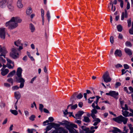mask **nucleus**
Returning <instances> with one entry per match:
<instances>
[{"label":"nucleus","instance_id":"nucleus-54","mask_svg":"<svg viewBox=\"0 0 133 133\" xmlns=\"http://www.w3.org/2000/svg\"><path fill=\"white\" fill-rule=\"evenodd\" d=\"M114 38L113 36H111L110 38V41L111 44L113 43L114 42Z\"/></svg>","mask_w":133,"mask_h":133},{"label":"nucleus","instance_id":"nucleus-49","mask_svg":"<svg viewBox=\"0 0 133 133\" xmlns=\"http://www.w3.org/2000/svg\"><path fill=\"white\" fill-rule=\"evenodd\" d=\"M125 107H123L122 108V109L123 110H128V106L127 104H125Z\"/></svg>","mask_w":133,"mask_h":133},{"label":"nucleus","instance_id":"nucleus-26","mask_svg":"<svg viewBox=\"0 0 133 133\" xmlns=\"http://www.w3.org/2000/svg\"><path fill=\"white\" fill-rule=\"evenodd\" d=\"M126 111L127 110H125L124 111L123 110L122 111V115L125 117L129 116L128 114H129V112Z\"/></svg>","mask_w":133,"mask_h":133},{"label":"nucleus","instance_id":"nucleus-48","mask_svg":"<svg viewBox=\"0 0 133 133\" xmlns=\"http://www.w3.org/2000/svg\"><path fill=\"white\" fill-rule=\"evenodd\" d=\"M19 88V87L17 85L13 86L12 87V89L14 90H17Z\"/></svg>","mask_w":133,"mask_h":133},{"label":"nucleus","instance_id":"nucleus-7","mask_svg":"<svg viewBox=\"0 0 133 133\" xmlns=\"http://www.w3.org/2000/svg\"><path fill=\"white\" fill-rule=\"evenodd\" d=\"M21 41L19 40L16 41L14 42V44L15 46L17 47H19L18 48L19 50L23 49V44L21 43Z\"/></svg>","mask_w":133,"mask_h":133},{"label":"nucleus","instance_id":"nucleus-2","mask_svg":"<svg viewBox=\"0 0 133 133\" xmlns=\"http://www.w3.org/2000/svg\"><path fill=\"white\" fill-rule=\"evenodd\" d=\"M112 119L118 123L121 124L123 122L124 124H125L127 123L128 119L121 115L116 117L113 118Z\"/></svg>","mask_w":133,"mask_h":133},{"label":"nucleus","instance_id":"nucleus-64","mask_svg":"<svg viewBox=\"0 0 133 133\" xmlns=\"http://www.w3.org/2000/svg\"><path fill=\"white\" fill-rule=\"evenodd\" d=\"M24 112L26 116H28L29 115V113L28 111L27 110H25Z\"/></svg>","mask_w":133,"mask_h":133},{"label":"nucleus","instance_id":"nucleus-61","mask_svg":"<svg viewBox=\"0 0 133 133\" xmlns=\"http://www.w3.org/2000/svg\"><path fill=\"white\" fill-rule=\"evenodd\" d=\"M124 91H126V92L128 94H129L130 93V92H129L128 91L127 88V87H125L124 88Z\"/></svg>","mask_w":133,"mask_h":133},{"label":"nucleus","instance_id":"nucleus-32","mask_svg":"<svg viewBox=\"0 0 133 133\" xmlns=\"http://www.w3.org/2000/svg\"><path fill=\"white\" fill-rule=\"evenodd\" d=\"M27 131L28 133H33L34 132L36 131V130L33 129H28Z\"/></svg>","mask_w":133,"mask_h":133},{"label":"nucleus","instance_id":"nucleus-21","mask_svg":"<svg viewBox=\"0 0 133 133\" xmlns=\"http://www.w3.org/2000/svg\"><path fill=\"white\" fill-rule=\"evenodd\" d=\"M125 52L129 55L130 56L132 55V53L131 50L127 48H125L124 49Z\"/></svg>","mask_w":133,"mask_h":133},{"label":"nucleus","instance_id":"nucleus-33","mask_svg":"<svg viewBox=\"0 0 133 133\" xmlns=\"http://www.w3.org/2000/svg\"><path fill=\"white\" fill-rule=\"evenodd\" d=\"M32 10L31 8H29L26 10V14L28 15H30L32 12Z\"/></svg>","mask_w":133,"mask_h":133},{"label":"nucleus","instance_id":"nucleus-43","mask_svg":"<svg viewBox=\"0 0 133 133\" xmlns=\"http://www.w3.org/2000/svg\"><path fill=\"white\" fill-rule=\"evenodd\" d=\"M127 22L128 27H130L131 25V21L130 18L127 20Z\"/></svg>","mask_w":133,"mask_h":133},{"label":"nucleus","instance_id":"nucleus-36","mask_svg":"<svg viewBox=\"0 0 133 133\" xmlns=\"http://www.w3.org/2000/svg\"><path fill=\"white\" fill-rule=\"evenodd\" d=\"M125 45L126 46L131 47L132 46L131 43L129 41H127L125 43Z\"/></svg>","mask_w":133,"mask_h":133},{"label":"nucleus","instance_id":"nucleus-17","mask_svg":"<svg viewBox=\"0 0 133 133\" xmlns=\"http://www.w3.org/2000/svg\"><path fill=\"white\" fill-rule=\"evenodd\" d=\"M116 57L119 56L121 57L122 55V52L121 50L119 49H116L114 53Z\"/></svg>","mask_w":133,"mask_h":133},{"label":"nucleus","instance_id":"nucleus-44","mask_svg":"<svg viewBox=\"0 0 133 133\" xmlns=\"http://www.w3.org/2000/svg\"><path fill=\"white\" fill-rule=\"evenodd\" d=\"M41 15L42 18H44V11L42 9H41Z\"/></svg>","mask_w":133,"mask_h":133},{"label":"nucleus","instance_id":"nucleus-6","mask_svg":"<svg viewBox=\"0 0 133 133\" xmlns=\"http://www.w3.org/2000/svg\"><path fill=\"white\" fill-rule=\"evenodd\" d=\"M66 128L70 132L72 133L74 132L73 128H77V125L74 124H67Z\"/></svg>","mask_w":133,"mask_h":133},{"label":"nucleus","instance_id":"nucleus-59","mask_svg":"<svg viewBox=\"0 0 133 133\" xmlns=\"http://www.w3.org/2000/svg\"><path fill=\"white\" fill-rule=\"evenodd\" d=\"M48 119L49 121L51 122H52L54 121V119L51 117H50Z\"/></svg>","mask_w":133,"mask_h":133},{"label":"nucleus","instance_id":"nucleus-23","mask_svg":"<svg viewBox=\"0 0 133 133\" xmlns=\"http://www.w3.org/2000/svg\"><path fill=\"white\" fill-rule=\"evenodd\" d=\"M83 121L88 123L90 122L91 121L89 118L88 116H84V119L82 120Z\"/></svg>","mask_w":133,"mask_h":133},{"label":"nucleus","instance_id":"nucleus-39","mask_svg":"<svg viewBox=\"0 0 133 133\" xmlns=\"http://www.w3.org/2000/svg\"><path fill=\"white\" fill-rule=\"evenodd\" d=\"M129 33L131 35L133 34V21L132 23L131 28L129 30Z\"/></svg>","mask_w":133,"mask_h":133},{"label":"nucleus","instance_id":"nucleus-50","mask_svg":"<svg viewBox=\"0 0 133 133\" xmlns=\"http://www.w3.org/2000/svg\"><path fill=\"white\" fill-rule=\"evenodd\" d=\"M124 132H121V133H127L128 130L126 129L127 128L126 126H124Z\"/></svg>","mask_w":133,"mask_h":133},{"label":"nucleus","instance_id":"nucleus-24","mask_svg":"<svg viewBox=\"0 0 133 133\" xmlns=\"http://www.w3.org/2000/svg\"><path fill=\"white\" fill-rule=\"evenodd\" d=\"M72 105V104L69 105L67 107V109L70 106H71V109L73 110L75 109L77 107V104H76L74 105Z\"/></svg>","mask_w":133,"mask_h":133},{"label":"nucleus","instance_id":"nucleus-53","mask_svg":"<svg viewBox=\"0 0 133 133\" xmlns=\"http://www.w3.org/2000/svg\"><path fill=\"white\" fill-rule=\"evenodd\" d=\"M83 97V96L82 95L81 93H80L77 96V97L79 99Z\"/></svg>","mask_w":133,"mask_h":133},{"label":"nucleus","instance_id":"nucleus-34","mask_svg":"<svg viewBox=\"0 0 133 133\" xmlns=\"http://www.w3.org/2000/svg\"><path fill=\"white\" fill-rule=\"evenodd\" d=\"M10 112L15 115H17L18 114L17 111L16 110H10Z\"/></svg>","mask_w":133,"mask_h":133},{"label":"nucleus","instance_id":"nucleus-20","mask_svg":"<svg viewBox=\"0 0 133 133\" xmlns=\"http://www.w3.org/2000/svg\"><path fill=\"white\" fill-rule=\"evenodd\" d=\"M29 28L31 32H33L35 31V30L34 26L32 23H30L29 24Z\"/></svg>","mask_w":133,"mask_h":133},{"label":"nucleus","instance_id":"nucleus-14","mask_svg":"<svg viewBox=\"0 0 133 133\" xmlns=\"http://www.w3.org/2000/svg\"><path fill=\"white\" fill-rule=\"evenodd\" d=\"M128 17V14L127 11L126 9L124 10V12H122L121 16V20H123L124 17L126 18H127Z\"/></svg>","mask_w":133,"mask_h":133},{"label":"nucleus","instance_id":"nucleus-4","mask_svg":"<svg viewBox=\"0 0 133 133\" xmlns=\"http://www.w3.org/2000/svg\"><path fill=\"white\" fill-rule=\"evenodd\" d=\"M102 77L104 81L107 83L110 82L111 80V78L110 77L108 71H106L103 76Z\"/></svg>","mask_w":133,"mask_h":133},{"label":"nucleus","instance_id":"nucleus-55","mask_svg":"<svg viewBox=\"0 0 133 133\" xmlns=\"http://www.w3.org/2000/svg\"><path fill=\"white\" fill-rule=\"evenodd\" d=\"M124 101H120V103L121 106V108L122 109V108L123 107V106L124 105Z\"/></svg>","mask_w":133,"mask_h":133},{"label":"nucleus","instance_id":"nucleus-31","mask_svg":"<svg viewBox=\"0 0 133 133\" xmlns=\"http://www.w3.org/2000/svg\"><path fill=\"white\" fill-rule=\"evenodd\" d=\"M128 126L130 130V133H133V127H132V125L131 124H128Z\"/></svg>","mask_w":133,"mask_h":133},{"label":"nucleus","instance_id":"nucleus-63","mask_svg":"<svg viewBox=\"0 0 133 133\" xmlns=\"http://www.w3.org/2000/svg\"><path fill=\"white\" fill-rule=\"evenodd\" d=\"M7 67L9 69H13L14 66H12L10 64L7 65Z\"/></svg>","mask_w":133,"mask_h":133},{"label":"nucleus","instance_id":"nucleus-38","mask_svg":"<svg viewBox=\"0 0 133 133\" xmlns=\"http://www.w3.org/2000/svg\"><path fill=\"white\" fill-rule=\"evenodd\" d=\"M49 125L47 126L46 129V131H48L49 130H50L52 128V125L51 124H49Z\"/></svg>","mask_w":133,"mask_h":133},{"label":"nucleus","instance_id":"nucleus-25","mask_svg":"<svg viewBox=\"0 0 133 133\" xmlns=\"http://www.w3.org/2000/svg\"><path fill=\"white\" fill-rule=\"evenodd\" d=\"M114 129L112 130V131L113 133H118V132L121 133V131L119 129L117 128H114Z\"/></svg>","mask_w":133,"mask_h":133},{"label":"nucleus","instance_id":"nucleus-19","mask_svg":"<svg viewBox=\"0 0 133 133\" xmlns=\"http://www.w3.org/2000/svg\"><path fill=\"white\" fill-rule=\"evenodd\" d=\"M83 113L84 112L82 111L78 112V113L75 115L76 118V119H80V118Z\"/></svg>","mask_w":133,"mask_h":133},{"label":"nucleus","instance_id":"nucleus-62","mask_svg":"<svg viewBox=\"0 0 133 133\" xmlns=\"http://www.w3.org/2000/svg\"><path fill=\"white\" fill-rule=\"evenodd\" d=\"M124 67L125 69H128L129 68V66L127 64H124Z\"/></svg>","mask_w":133,"mask_h":133},{"label":"nucleus","instance_id":"nucleus-16","mask_svg":"<svg viewBox=\"0 0 133 133\" xmlns=\"http://www.w3.org/2000/svg\"><path fill=\"white\" fill-rule=\"evenodd\" d=\"M97 112V111L95 109H93L91 110V116L93 119L96 117L97 116L95 115V114H96Z\"/></svg>","mask_w":133,"mask_h":133},{"label":"nucleus","instance_id":"nucleus-11","mask_svg":"<svg viewBox=\"0 0 133 133\" xmlns=\"http://www.w3.org/2000/svg\"><path fill=\"white\" fill-rule=\"evenodd\" d=\"M5 29L4 28H0V37L3 39H4L5 37Z\"/></svg>","mask_w":133,"mask_h":133},{"label":"nucleus","instance_id":"nucleus-42","mask_svg":"<svg viewBox=\"0 0 133 133\" xmlns=\"http://www.w3.org/2000/svg\"><path fill=\"white\" fill-rule=\"evenodd\" d=\"M68 123V121L66 120L62 121V122L60 123V124L62 125H66V126L68 124L67 123Z\"/></svg>","mask_w":133,"mask_h":133},{"label":"nucleus","instance_id":"nucleus-46","mask_svg":"<svg viewBox=\"0 0 133 133\" xmlns=\"http://www.w3.org/2000/svg\"><path fill=\"white\" fill-rule=\"evenodd\" d=\"M44 106L43 104H40L39 105V109L41 112L43 111V108Z\"/></svg>","mask_w":133,"mask_h":133},{"label":"nucleus","instance_id":"nucleus-22","mask_svg":"<svg viewBox=\"0 0 133 133\" xmlns=\"http://www.w3.org/2000/svg\"><path fill=\"white\" fill-rule=\"evenodd\" d=\"M48 124L51 125L52 126V128L53 127L55 129L56 128V127H58L60 126V124L57 123H48Z\"/></svg>","mask_w":133,"mask_h":133},{"label":"nucleus","instance_id":"nucleus-30","mask_svg":"<svg viewBox=\"0 0 133 133\" xmlns=\"http://www.w3.org/2000/svg\"><path fill=\"white\" fill-rule=\"evenodd\" d=\"M46 15L47 17L48 21L49 22L50 18V12L49 10L47 11Z\"/></svg>","mask_w":133,"mask_h":133},{"label":"nucleus","instance_id":"nucleus-13","mask_svg":"<svg viewBox=\"0 0 133 133\" xmlns=\"http://www.w3.org/2000/svg\"><path fill=\"white\" fill-rule=\"evenodd\" d=\"M1 71V74L3 76L7 75L9 72V70L7 69L2 68Z\"/></svg>","mask_w":133,"mask_h":133},{"label":"nucleus","instance_id":"nucleus-9","mask_svg":"<svg viewBox=\"0 0 133 133\" xmlns=\"http://www.w3.org/2000/svg\"><path fill=\"white\" fill-rule=\"evenodd\" d=\"M7 6L10 11H12L14 10V7L12 4V0H8L7 2Z\"/></svg>","mask_w":133,"mask_h":133},{"label":"nucleus","instance_id":"nucleus-45","mask_svg":"<svg viewBox=\"0 0 133 133\" xmlns=\"http://www.w3.org/2000/svg\"><path fill=\"white\" fill-rule=\"evenodd\" d=\"M35 117V116L34 115H32L29 117V119L32 121H33L34 120Z\"/></svg>","mask_w":133,"mask_h":133},{"label":"nucleus","instance_id":"nucleus-58","mask_svg":"<svg viewBox=\"0 0 133 133\" xmlns=\"http://www.w3.org/2000/svg\"><path fill=\"white\" fill-rule=\"evenodd\" d=\"M121 83L119 82H117L115 84V87L117 88L118 87L120 86Z\"/></svg>","mask_w":133,"mask_h":133},{"label":"nucleus","instance_id":"nucleus-3","mask_svg":"<svg viewBox=\"0 0 133 133\" xmlns=\"http://www.w3.org/2000/svg\"><path fill=\"white\" fill-rule=\"evenodd\" d=\"M20 50L18 48L13 46L11 49V52L10 54V56L15 59L18 58L19 54L18 51Z\"/></svg>","mask_w":133,"mask_h":133},{"label":"nucleus","instance_id":"nucleus-18","mask_svg":"<svg viewBox=\"0 0 133 133\" xmlns=\"http://www.w3.org/2000/svg\"><path fill=\"white\" fill-rule=\"evenodd\" d=\"M14 96L15 98L17 100L19 99L21 97V94L18 91H16L14 92Z\"/></svg>","mask_w":133,"mask_h":133},{"label":"nucleus","instance_id":"nucleus-8","mask_svg":"<svg viewBox=\"0 0 133 133\" xmlns=\"http://www.w3.org/2000/svg\"><path fill=\"white\" fill-rule=\"evenodd\" d=\"M81 128L86 133H94L95 131V130H90L89 128H87L84 126H82Z\"/></svg>","mask_w":133,"mask_h":133},{"label":"nucleus","instance_id":"nucleus-29","mask_svg":"<svg viewBox=\"0 0 133 133\" xmlns=\"http://www.w3.org/2000/svg\"><path fill=\"white\" fill-rule=\"evenodd\" d=\"M64 129V128L62 127H59L56 129V131L58 133H62Z\"/></svg>","mask_w":133,"mask_h":133},{"label":"nucleus","instance_id":"nucleus-10","mask_svg":"<svg viewBox=\"0 0 133 133\" xmlns=\"http://www.w3.org/2000/svg\"><path fill=\"white\" fill-rule=\"evenodd\" d=\"M22 70L21 68L19 67L18 68L16 72V75L18 78L16 77L17 80V79H19L21 78H22Z\"/></svg>","mask_w":133,"mask_h":133},{"label":"nucleus","instance_id":"nucleus-37","mask_svg":"<svg viewBox=\"0 0 133 133\" xmlns=\"http://www.w3.org/2000/svg\"><path fill=\"white\" fill-rule=\"evenodd\" d=\"M5 103L3 102H1L0 104V108L1 109L4 108L5 106Z\"/></svg>","mask_w":133,"mask_h":133},{"label":"nucleus","instance_id":"nucleus-52","mask_svg":"<svg viewBox=\"0 0 133 133\" xmlns=\"http://www.w3.org/2000/svg\"><path fill=\"white\" fill-rule=\"evenodd\" d=\"M6 59L8 62V63H9L12 64H14V62H12L10 59H8V58H6Z\"/></svg>","mask_w":133,"mask_h":133},{"label":"nucleus","instance_id":"nucleus-5","mask_svg":"<svg viewBox=\"0 0 133 133\" xmlns=\"http://www.w3.org/2000/svg\"><path fill=\"white\" fill-rule=\"evenodd\" d=\"M106 95H109L117 99L118 97L117 96L118 95V93L115 91L110 90L109 93H106Z\"/></svg>","mask_w":133,"mask_h":133},{"label":"nucleus","instance_id":"nucleus-1","mask_svg":"<svg viewBox=\"0 0 133 133\" xmlns=\"http://www.w3.org/2000/svg\"><path fill=\"white\" fill-rule=\"evenodd\" d=\"M22 19L18 17H12L10 20L7 22L5 26L8 27V29L12 30L17 28L18 26V23H20Z\"/></svg>","mask_w":133,"mask_h":133},{"label":"nucleus","instance_id":"nucleus-60","mask_svg":"<svg viewBox=\"0 0 133 133\" xmlns=\"http://www.w3.org/2000/svg\"><path fill=\"white\" fill-rule=\"evenodd\" d=\"M130 8V4L129 2L127 1V10H129Z\"/></svg>","mask_w":133,"mask_h":133},{"label":"nucleus","instance_id":"nucleus-41","mask_svg":"<svg viewBox=\"0 0 133 133\" xmlns=\"http://www.w3.org/2000/svg\"><path fill=\"white\" fill-rule=\"evenodd\" d=\"M7 81L10 83H11L12 85L13 83V80L12 78H8L7 80Z\"/></svg>","mask_w":133,"mask_h":133},{"label":"nucleus","instance_id":"nucleus-15","mask_svg":"<svg viewBox=\"0 0 133 133\" xmlns=\"http://www.w3.org/2000/svg\"><path fill=\"white\" fill-rule=\"evenodd\" d=\"M7 2V0H2L0 1V7L1 8H4L6 6V3Z\"/></svg>","mask_w":133,"mask_h":133},{"label":"nucleus","instance_id":"nucleus-40","mask_svg":"<svg viewBox=\"0 0 133 133\" xmlns=\"http://www.w3.org/2000/svg\"><path fill=\"white\" fill-rule=\"evenodd\" d=\"M94 120L92 121V122H98V123L100 122L101 121V120L98 118H96L93 119Z\"/></svg>","mask_w":133,"mask_h":133},{"label":"nucleus","instance_id":"nucleus-35","mask_svg":"<svg viewBox=\"0 0 133 133\" xmlns=\"http://www.w3.org/2000/svg\"><path fill=\"white\" fill-rule=\"evenodd\" d=\"M117 30L118 31L121 32L122 30V26L119 24L118 25L117 27Z\"/></svg>","mask_w":133,"mask_h":133},{"label":"nucleus","instance_id":"nucleus-56","mask_svg":"<svg viewBox=\"0 0 133 133\" xmlns=\"http://www.w3.org/2000/svg\"><path fill=\"white\" fill-rule=\"evenodd\" d=\"M122 75H123L125 74L126 73L127 71L128 72V70H126V71L124 69H122Z\"/></svg>","mask_w":133,"mask_h":133},{"label":"nucleus","instance_id":"nucleus-47","mask_svg":"<svg viewBox=\"0 0 133 133\" xmlns=\"http://www.w3.org/2000/svg\"><path fill=\"white\" fill-rule=\"evenodd\" d=\"M96 97L97 98V99L96 100V101L95 102V104L96 105H97L99 99L101 98V97H99L98 96H96Z\"/></svg>","mask_w":133,"mask_h":133},{"label":"nucleus","instance_id":"nucleus-27","mask_svg":"<svg viewBox=\"0 0 133 133\" xmlns=\"http://www.w3.org/2000/svg\"><path fill=\"white\" fill-rule=\"evenodd\" d=\"M17 5L19 8H21L23 6V5L22 3V1H17Z\"/></svg>","mask_w":133,"mask_h":133},{"label":"nucleus","instance_id":"nucleus-57","mask_svg":"<svg viewBox=\"0 0 133 133\" xmlns=\"http://www.w3.org/2000/svg\"><path fill=\"white\" fill-rule=\"evenodd\" d=\"M4 86L7 87H9L11 86L10 84L6 83H4Z\"/></svg>","mask_w":133,"mask_h":133},{"label":"nucleus","instance_id":"nucleus-51","mask_svg":"<svg viewBox=\"0 0 133 133\" xmlns=\"http://www.w3.org/2000/svg\"><path fill=\"white\" fill-rule=\"evenodd\" d=\"M116 9V8L115 6L113 5V4H112L111 6V11L113 12H114L115 11Z\"/></svg>","mask_w":133,"mask_h":133},{"label":"nucleus","instance_id":"nucleus-28","mask_svg":"<svg viewBox=\"0 0 133 133\" xmlns=\"http://www.w3.org/2000/svg\"><path fill=\"white\" fill-rule=\"evenodd\" d=\"M16 72L15 70H13L12 71L10 72L8 75L7 77H12L15 74Z\"/></svg>","mask_w":133,"mask_h":133},{"label":"nucleus","instance_id":"nucleus-12","mask_svg":"<svg viewBox=\"0 0 133 133\" xmlns=\"http://www.w3.org/2000/svg\"><path fill=\"white\" fill-rule=\"evenodd\" d=\"M17 81L19 83H20L19 88H22L24 85V83L25 81L23 78H21L19 79H17Z\"/></svg>","mask_w":133,"mask_h":133}]
</instances>
